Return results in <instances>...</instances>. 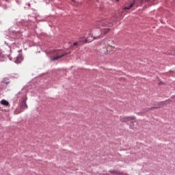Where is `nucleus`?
Instances as JSON below:
<instances>
[{
    "label": "nucleus",
    "mask_w": 175,
    "mask_h": 175,
    "mask_svg": "<svg viewBox=\"0 0 175 175\" xmlns=\"http://www.w3.org/2000/svg\"><path fill=\"white\" fill-rule=\"evenodd\" d=\"M95 27L98 28L97 29L92 30V36L90 39H100V38H103V35H106V33H109L110 32V28L113 27V23L111 22H109V20L104 19L100 21H97L95 23ZM100 29V30L99 29Z\"/></svg>",
    "instance_id": "1"
},
{
    "label": "nucleus",
    "mask_w": 175,
    "mask_h": 175,
    "mask_svg": "<svg viewBox=\"0 0 175 175\" xmlns=\"http://www.w3.org/2000/svg\"><path fill=\"white\" fill-rule=\"evenodd\" d=\"M143 1H146V2H154L155 0H137L133 1L129 6H126L124 8V10H129L131 8H133V6H135V8H137L139 5H142L143 3Z\"/></svg>",
    "instance_id": "2"
},
{
    "label": "nucleus",
    "mask_w": 175,
    "mask_h": 175,
    "mask_svg": "<svg viewBox=\"0 0 175 175\" xmlns=\"http://www.w3.org/2000/svg\"><path fill=\"white\" fill-rule=\"evenodd\" d=\"M49 53L54 55V57L52 58V61H57L59 59V58H62L63 57L68 55V53H63L59 55V51L55 50H51Z\"/></svg>",
    "instance_id": "3"
},
{
    "label": "nucleus",
    "mask_w": 175,
    "mask_h": 175,
    "mask_svg": "<svg viewBox=\"0 0 175 175\" xmlns=\"http://www.w3.org/2000/svg\"><path fill=\"white\" fill-rule=\"evenodd\" d=\"M132 120H135V116H126L120 118L122 122H128L129 121H132Z\"/></svg>",
    "instance_id": "4"
},
{
    "label": "nucleus",
    "mask_w": 175,
    "mask_h": 175,
    "mask_svg": "<svg viewBox=\"0 0 175 175\" xmlns=\"http://www.w3.org/2000/svg\"><path fill=\"white\" fill-rule=\"evenodd\" d=\"M92 40H93V39H90V36L86 39L85 38H80L79 39V42L81 43H90V42H92Z\"/></svg>",
    "instance_id": "5"
},
{
    "label": "nucleus",
    "mask_w": 175,
    "mask_h": 175,
    "mask_svg": "<svg viewBox=\"0 0 175 175\" xmlns=\"http://www.w3.org/2000/svg\"><path fill=\"white\" fill-rule=\"evenodd\" d=\"M21 111H23V110H25V109H28V105H27V100L26 99H23V100L21 103Z\"/></svg>",
    "instance_id": "6"
},
{
    "label": "nucleus",
    "mask_w": 175,
    "mask_h": 175,
    "mask_svg": "<svg viewBox=\"0 0 175 175\" xmlns=\"http://www.w3.org/2000/svg\"><path fill=\"white\" fill-rule=\"evenodd\" d=\"M107 53H111L116 50V48L110 44L106 46Z\"/></svg>",
    "instance_id": "7"
},
{
    "label": "nucleus",
    "mask_w": 175,
    "mask_h": 175,
    "mask_svg": "<svg viewBox=\"0 0 175 175\" xmlns=\"http://www.w3.org/2000/svg\"><path fill=\"white\" fill-rule=\"evenodd\" d=\"M21 61H23V55L19 54V55L17 56V57H16V60H15V63H16V64H20V63H21Z\"/></svg>",
    "instance_id": "8"
},
{
    "label": "nucleus",
    "mask_w": 175,
    "mask_h": 175,
    "mask_svg": "<svg viewBox=\"0 0 175 175\" xmlns=\"http://www.w3.org/2000/svg\"><path fill=\"white\" fill-rule=\"evenodd\" d=\"M1 105H3V106H7V107L10 106L9 102L6 101L5 100H2L1 101Z\"/></svg>",
    "instance_id": "9"
},
{
    "label": "nucleus",
    "mask_w": 175,
    "mask_h": 175,
    "mask_svg": "<svg viewBox=\"0 0 175 175\" xmlns=\"http://www.w3.org/2000/svg\"><path fill=\"white\" fill-rule=\"evenodd\" d=\"M78 43H79V42H75V43L73 44V46H77Z\"/></svg>",
    "instance_id": "10"
},
{
    "label": "nucleus",
    "mask_w": 175,
    "mask_h": 175,
    "mask_svg": "<svg viewBox=\"0 0 175 175\" xmlns=\"http://www.w3.org/2000/svg\"><path fill=\"white\" fill-rule=\"evenodd\" d=\"M110 173H116V174H117L118 172H116V171H111Z\"/></svg>",
    "instance_id": "11"
},
{
    "label": "nucleus",
    "mask_w": 175,
    "mask_h": 175,
    "mask_svg": "<svg viewBox=\"0 0 175 175\" xmlns=\"http://www.w3.org/2000/svg\"><path fill=\"white\" fill-rule=\"evenodd\" d=\"M161 105L162 106H163V105H165V103H162ZM162 106H159V107H162Z\"/></svg>",
    "instance_id": "12"
},
{
    "label": "nucleus",
    "mask_w": 175,
    "mask_h": 175,
    "mask_svg": "<svg viewBox=\"0 0 175 175\" xmlns=\"http://www.w3.org/2000/svg\"><path fill=\"white\" fill-rule=\"evenodd\" d=\"M72 2H73V3H75V1L74 0H72Z\"/></svg>",
    "instance_id": "13"
},
{
    "label": "nucleus",
    "mask_w": 175,
    "mask_h": 175,
    "mask_svg": "<svg viewBox=\"0 0 175 175\" xmlns=\"http://www.w3.org/2000/svg\"><path fill=\"white\" fill-rule=\"evenodd\" d=\"M154 109H158V107H154Z\"/></svg>",
    "instance_id": "14"
},
{
    "label": "nucleus",
    "mask_w": 175,
    "mask_h": 175,
    "mask_svg": "<svg viewBox=\"0 0 175 175\" xmlns=\"http://www.w3.org/2000/svg\"><path fill=\"white\" fill-rule=\"evenodd\" d=\"M71 5H75L73 3H71Z\"/></svg>",
    "instance_id": "15"
},
{
    "label": "nucleus",
    "mask_w": 175,
    "mask_h": 175,
    "mask_svg": "<svg viewBox=\"0 0 175 175\" xmlns=\"http://www.w3.org/2000/svg\"><path fill=\"white\" fill-rule=\"evenodd\" d=\"M118 1H120V0H116L117 2H118Z\"/></svg>",
    "instance_id": "16"
}]
</instances>
